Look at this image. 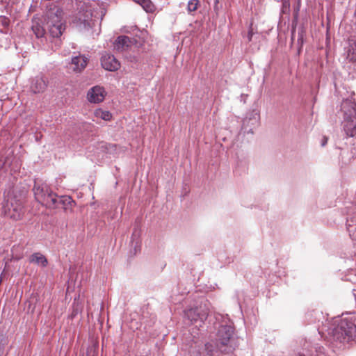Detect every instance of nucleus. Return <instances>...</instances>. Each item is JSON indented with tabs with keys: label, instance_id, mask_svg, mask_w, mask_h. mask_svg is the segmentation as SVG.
<instances>
[{
	"label": "nucleus",
	"instance_id": "nucleus-1",
	"mask_svg": "<svg viewBox=\"0 0 356 356\" xmlns=\"http://www.w3.org/2000/svg\"><path fill=\"white\" fill-rule=\"evenodd\" d=\"M233 334L234 330L231 325H221L217 333L216 343H206L202 352L200 349H193L191 356H218L219 353L232 352L236 345Z\"/></svg>",
	"mask_w": 356,
	"mask_h": 356
},
{
	"label": "nucleus",
	"instance_id": "nucleus-2",
	"mask_svg": "<svg viewBox=\"0 0 356 356\" xmlns=\"http://www.w3.org/2000/svg\"><path fill=\"white\" fill-rule=\"evenodd\" d=\"M341 112L343 114V130L348 138L356 140V103L351 99H345L341 105ZM354 147L352 153L356 154V143H353Z\"/></svg>",
	"mask_w": 356,
	"mask_h": 356
},
{
	"label": "nucleus",
	"instance_id": "nucleus-3",
	"mask_svg": "<svg viewBox=\"0 0 356 356\" xmlns=\"http://www.w3.org/2000/svg\"><path fill=\"white\" fill-rule=\"evenodd\" d=\"M333 341L341 343L356 341V318H343L332 330Z\"/></svg>",
	"mask_w": 356,
	"mask_h": 356
},
{
	"label": "nucleus",
	"instance_id": "nucleus-4",
	"mask_svg": "<svg viewBox=\"0 0 356 356\" xmlns=\"http://www.w3.org/2000/svg\"><path fill=\"white\" fill-rule=\"evenodd\" d=\"M36 200L49 209H56V194L46 184H35L33 188Z\"/></svg>",
	"mask_w": 356,
	"mask_h": 356
},
{
	"label": "nucleus",
	"instance_id": "nucleus-5",
	"mask_svg": "<svg viewBox=\"0 0 356 356\" xmlns=\"http://www.w3.org/2000/svg\"><path fill=\"white\" fill-rule=\"evenodd\" d=\"M62 10L59 8L51 10L47 13V26L50 35L53 38L60 37L65 29L62 22Z\"/></svg>",
	"mask_w": 356,
	"mask_h": 356
},
{
	"label": "nucleus",
	"instance_id": "nucleus-6",
	"mask_svg": "<svg viewBox=\"0 0 356 356\" xmlns=\"http://www.w3.org/2000/svg\"><path fill=\"white\" fill-rule=\"evenodd\" d=\"M209 312V304L205 302L204 304L201 303L197 307L186 310L185 312V316L191 323L197 322L198 320L203 323L208 317Z\"/></svg>",
	"mask_w": 356,
	"mask_h": 356
},
{
	"label": "nucleus",
	"instance_id": "nucleus-7",
	"mask_svg": "<svg viewBox=\"0 0 356 356\" xmlns=\"http://www.w3.org/2000/svg\"><path fill=\"white\" fill-rule=\"evenodd\" d=\"M101 65L104 69L111 72L117 71L120 67V62L115 56L110 54H104L101 58Z\"/></svg>",
	"mask_w": 356,
	"mask_h": 356
},
{
	"label": "nucleus",
	"instance_id": "nucleus-8",
	"mask_svg": "<svg viewBox=\"0 0 356 356\" xmlns=\"http://www.w3.org/2000/svg\"><path fill=\"white\" fill-rule=\"evenodd\" d=\"M48 85V79L42 74L35 76L31 83V90L34 93L43 92Z\"/></svg>",
	"mask_w": 356,
	"mask_h": 356
},
{
	"label": "nucleus",
	"instance_id": "nucleus-9",
	"mask_svg": "<svg viewBox=\"0 0 356 356\" xmlns=\"http://www.w3.org/2000/svg\"><path fill=\"white\" fill-rule=\"evenodd\" d=\"M105 97V91L104 88L96 86L90 88L87 94V98L91 103L102 102Z\"/></svg>",
	"mask_w": 356,
	"mask_h": 356
},
{
	"label": "nucleus",
	"instance_id": "nucleus-10",
	"mask_svg": "<svg viewBox=\"0 0 356 356\" xmlns=\"http://www.w3.org/2000/svg\"><path fill=\"white\" fill-rule=\"evenodd\" d=\"M132 43L131 39L126 35L119 36L114 44L115 49L118 51H122L129 47Z\"/></svg>",
	"mask_w": 356,
	"mask_h": 356
},
{
	"label": "nucleus",
	"instance_id": "nucleus-11",
	"mask_svg": "<svg viewBox=\"0 0 356 356\" xmlns=\"http://www.w3.org/2000/svg\"><path fill=\"white\" fill-rule=\"evenodd\" d=\"M87 65V58L84 56H79L72 58L71 65L74 71L81 72Z\"/></svg>",
	"mask_w": 356,
	"mask_h": 356
},
{
	"label": "nucleus",
	"instance_id": "nucleus-12",
	"mask_svg": "<svg viewBox=\"0 0 356 356\" xmlns=\"http://www.w3.org/2000/svg\"><path fill=\"white\" fill-rule=\"evenodd\" d=\"M29 261L40 265L42 267H46L48 264L47 258L40 252H35L31 255Z\"/></svg>",
	"mask_w": 356,
	"mask_h": 356
},
{
	"label": "nucleus",
	"instance_id": "nucleus-13",
	"mask_svg": "<svg viewBox=\"0 0 356 356\" xmlns=\"http://www.w3.org/2000/svg\"><path fill=\"white\" fill-rule=\"evenodd\" d=\"M24 213V208L21 205L13 206L10 211V218L14 220H19L22 218Z\"/></svg>",
	"mask_w": 356,
	"mask_h": 356
},
{
	"label": "nucleus",
	"instance_id": "nucleus-14",
	"mask_svg": "<svg viewBox=\"0 0 356 356\" xmlns=\"http://www.w3.org/2000/svg\"><path fill=\"white\" fill-rule=\"evenodd\" d=\"M56 208H58L60 206H63L65 209H67V207L68 205H70L72 203H73V201L72 200L71 197L70 196L64 195V196H60L58 197L56 195Z\"/></svg>",
	"mask_w": 356,
	"mask_h": 356
},
{
	"label": "nucleus",
	"instance_id": "nucleus-15",
	"mask_svg": "<svg viewBox=\"0 0 356 356\" xmlns=\"http://www.w3.org/2000/svg\"><path fill=\"white\" fill-rule=\"evenodd\" d=\"M136 3L139 4L142 6V8L147 13H153L154 12L156 8L155 6L150 0H133Z\"/></svg>",
	"mask_w": 356,
	"mask_h": 356
},
{
	"label": "nucleus",
	"instance_id": "nucleus-16",
	"mask_svg": "<svg viewBox=\"0 0 356 356\" xmlns=\"http://www.w3.org/2000/svg\"><path fill=\"white\" fill-rule=\"evenodd\" d=\"M346 58L349 61L356 63V41L350 45Z\"/></svg>",
	"mask_w": 356,
	"mask_h": 356
},
{
	"label": "nucleus",
	"instance_id": "nucleus-17",
	"mask_svg": "<svg viewBox=\"0 0 356 356\" xmlns=\"http://www.w3.org/2000/svg\"><path fill=\"white\" fill-rule=\"evenodd\" d=\"M79 27L80 30H89L92 28L93 25V22L92 19H82L81 17L79 19Z\"/></svg>",
	"mask_w": 356,
	"mask_h": 356
},
{
	"label": "nucleus",
	"instance_id": "nucleus-18",
	"mask_svg": "<svg viewBox=\"0 0 356 356\" xmlns=\"http://www.w3.org/2000/svg\"><path fill=\"white\" fill-rule=\"evenodd\" d=\"M95 115L98 118H101L104 120L108 121L111 119V113L107 111H103L102 109L96 110L95 112Z\"/></svg>",
	"mask_w": 356,
	"mask_h": 356
},
{
	"label": "nucleus",
	"instance_id": "nucleus-19",
	"mask_svg": "<svg viewBox=\"0 0 356 356\" xmlns=\"http://www.w3.org/2000/svg\"><path fill=\"white\" fill-rule=\"evenodd\" d=\"M199 6L198 0H190L188 3L187 10L188 13H192L195 11Z\"/></svg>",
	"mask_w": 356,
	"mask_h": 356
},
{
	"label": "nucleus",
	"instance_id": "nucleus-20",
	"mask_svg": "<svg viewBox=\"0 0 356 356\" xmlns=\"http://www.w3.org/2000/svg\"><path fill=\"white\" fill-rule=\"evenodd\" d=\"M32 29L37 38H42L45 33L44 29L40 25L33 26Z\"/></svg>",
	"mask_w": 356,
	"mask_h": 356
},
{
	"label": "nucleus",
	"instance_id": "nucleus-21",
	"mask_svg": "<svg viewBox=\"0 0 356 356\" xmlns=\"http://www.w3.org/2000/svg\"><path fill=\"white\" fill-rule=\"evenodd\" d=\"M10 19L5 16H0V26L6 29L8 26Z\"/></svg>",
	"mask_w": 356,
	"mask_h": 356
},
{
	"label": "nucleus",
	"instance_id": "nucleus-22",
	"mask_svg": "<svg viewBox=\"0 0 356 356\" xmlns=\"http://www.w3.org/2000/svg\"><path fill=\"white\" fill-rule=\"evenodd\" d=\"M303 30L301 29L300 32H299L298 33V40H297V42H298V44L300 46V48L302 47V44H303Z\"/></svg>",
	"mask_w": 356,
	"mask_h": 356
},
{
	"label": "nucleus",
	"instance_id": "nucleus-23",
	"mask_svg": "<svg viewBox=\"0 0 356 356\" xmlns=\"http://www.w3.org/2000/svg\"><path fill=\"white\" fill-rule=\"evenodd\" d=\"M253 35H254V33L252 31V27H250V30H249V31L248 33V35H247V38H248V42L252 41Z\"/></svg>",
	"mask_w": 356,
	"mask_h": 356
},
{
	"label": "nucleus",
	"instance_id": "nucleus-24",
	"mask_svg": "<svg viewBox=\"0 0 356 356\" xmlns=\"http://www.w3.org/2000/svg\"><path fill=\"white\" fill-rule=\"evenodd\" d=\"M327 143V138L326 136H324L323 138L322 142H321V146L324 147Z\"/></svg>",
	"mask_w": 356,
	"mask_h": 356
},
{
	"label": "nucleus",
	"instance_id": "nucleus-25",
	"mask_svg": "<svg viewBox=\"0 0 356 356\" xmlns=\"http://www.w3.org/2000/svg\"><path fill=\"white\" fill-rule=\"evenodd\" d=\"M293 40H294V31H292V35H291L292 42L293 41Z\"/></svg>",
	"mask_w": 356,
	"mask_h": 356
},
{
	"label": "nucleus",
	"instance_id": "nucleus-26",
	"mask_svg": "<svg viewBox=\"0 0 356 356\" xmlns=\"http://www.w3.org/2000/svg\"><path fill=\"white\" fill-rule=\"evenodd\" d=\"M319 356H324V355H322V354H321V355H319Z\"/></svg>",
	"mask_w": 356,
	"mask_h": 356
}]
</instances>
